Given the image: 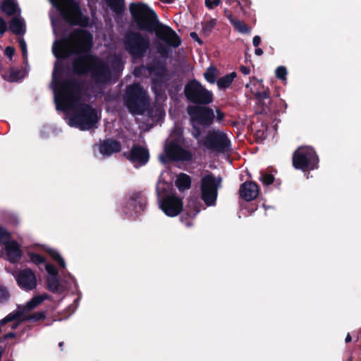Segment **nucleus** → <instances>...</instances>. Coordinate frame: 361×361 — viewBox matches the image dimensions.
Here are the masks:
<instances>
[{"mask_svg": "<svg viewBox=\"0 0 361 361\" xmlns=\"http://www.w3.org/2000/svg\"><path fill=\"white\" fill-rule=\"evenodd\" d=\"M19 47L21 49L23 56L24 58L27 57V44L23 38H20L18 39Z\"/></svg>", "mask_w": 361, "mask_h": 361, "instance_id": "3c124183", "label": "nucleus"}, {"mask_svg": "<svg viewBox=\"0 0 361 361\" xmlns=\"http://www.w3.org/2000/svg\"><path fill=\"white\" fill-rule=\"evenodd\" d=\"M49 295L47 293L35 295L29 300L25 306L20 310L23 314L25 312H30L42 303L45 300L48 299Z\"/></svg>", "mask_w": 361, "mask_h": 361, "instance_id": "a878e982", "label": "nucleus"}, {"mask_svg": "<svg viewBox=\"0 0 361 361\" xmlns=\"http://www.w3.org/2000/svg\"><path fill=\"white\" fill-rule=\"evenodd\" d=\"M9 30L16 35H23L25 30L23 20L19 18H13L9 23Z\"/></svg>", "mask_w": 361, "mask_h": 361, "instance_id": "cd10ccee", "label": "nucleus"}, {"mask_svg": "<svg viewBox=\"0 0 361 361\" xmlns=\"http://www.w3.org/2000/svg\"><path fill=\"white\" fill-rule=\"evenodd\" d=\"M166 78H152L151 87L156 97L161 96L164 92V79Z\"/></svg>", "mask_w": 361, "mask_h": 361, "instance_id": "7c9ffc66", "label": "nucleus"}, {"mask_svg": "<svg viewBox=\"0 0 361 361\" xmlns=\"http://www.w3.org/2000/svg\"><path fill=\"white\" fill-rule=\"evenodd\" d=\"M63 65L56 62L52 73V83L58 110L73 109L81 101L83 84L75 78H61Z\"/></svg>", "mask_w": 361, "mask_h": 361, "instance_id": "7ed1b4c3", "label": "nucleus"}, {"mask_svg": "<svg viewBox=\"0 0 361 361\" xmlns=\"http://www.w3.org/2000/svg\"><path fill=\"white\" fill-rule=\"evenodd\" d=\"M159 1L164 4H169L174 2V0H159Z\"/></svg>", "mask_w": 361, "mask_h": 361, "instance_id": "774afa93", "label": "nucleus"}, {"mask_svg": "<svg viewBox=\"0 0 361 361\" xmlns=\"http://www.w3.org/2000/svg\"><path fill=\"white\" fill-rule=\"evenodd\" d=\"M192 127V135L195 139H198L202 133L200 127L197 125V122H192L190 121Z\"/></svg>", "mask_w": 361, "mask_h": 361, "instance_id": "8fccbe9b", "label": "nucleus"}, {"mask_svg": "<svg viewBox=\"0 0 361 361\" xmlns=\"http://www.w3.org/2000/svg\"><path fill=\"white\" fill-rule=\"evenodd\" d=\"M187 112L190 117V121L197 122L204 127L211 126L215 118L213 109L206 105L188 106Z\"/></svg>", "mask_w": 361, "mask_h": 361, "instance_id": "f8f14e48", "label": "nucleus"}, {"mask_svg": "<svg viewBox=\"0 0 361 361\" xmlns=\"http://www.w3.org/2000/svg\"><path fill=\"white\" fill-rule=\"evenodd\" d=\"M203 145L208 149L219 153L230 150L231 141L227 135L220 130H209L202 140Z\"/></svg>", "mask_w": 361, "mask_h": 361, "instance_id": "9b49d317", "label": "nucleus"}, {"mask_svg": "<svg viewBox=\"0 0 361 361\" xmlns=\"http://www.w3.org/2000/svg\"><path fill=\"white\" fill-rule=\"evenodd\" d=\"M292 161L295 169L305 172L318 167L319 158L313 148L300 147L293 152Z\"/></svg>", "mask_w": 361, "mask_h": 361, "instance_id": "1a4fd4ad", "label": "nucleus"}, {"mask_svg": "<svg viewBox=\"0 0 361 361\" xmlns=\"http://www.w3.org/2000/svg\"><path fill=\"white\" fill-rule=\"evenodd\" d=\"M216 25V20L212 18L202 23V32L204 35H209Z\"/></svg>", "mask_w": 361, "mask_h": 361, "instance_id": "a19ab883", "label": "nucleus"}, {"mask_svg": "<svg viewBox=\"0 0 361 361\" xmlns=\"http://www.w3.org/2000/svg\"><path fill=\"white\" fill-rule=\"evenodd\" d=\"M217 68L215 66H209L204 73V79L209 83L214 84L216 80Z\"/></svg>", "mask_w": 361, "mask_h": 361, "instance_id": "c9c22d12", "label": "nucleus"}, {"mask_svg": "<svg viewBox=\"0 0 361 361\" xmlns=\"http://www.w3.org/2000/svg\"><path fill=\"white\" fill-rule=\"evenodd\" d=\"M276 77L281 80H286L287 69L284 66H279L275 71Z\"/></svg>", "mask_w": 361, "mask_h": 361, "instance_id": "de8ad7c7", "label": "nucleus"}, {"mask_svg": "<svg viewBox=\"0 0 361 361\" xmlns=\"http://www.w3.org/2000/svg\"><path fill=\"white\" fill-rule=\"evenodd\" d=\"M15 54V49L13 47H7L5 49V54L9 58L12 59L13 56Z\"/></svg>", "mask_w": 361, "mask_h": 361, "instance_id": "6e6d98bb", "label": "nucleus"}, {"mask_svg": "<svg viewBox=\"0 0 361 361\" xmlns=\"http://www.w3.org/2000/svg\"><path fill=\"white\" fill-rule=\"evenodd\" d=\"M10 297L8 289L4 286H0V303L6 302Z\"/></svg>", "mask_w": 361, "mask_h": 361, "instance_id": "09e8293b", "label": "nucleus"}, {"mask_svg": "<svg viewBox=\"0 0 361 361\" xmlns=\"http://www.w3.org/2000/svg\"><path fill=\"white\" fill-rule=\"evenodd\" d=\"M15 278L18 286L23 290H32L37 286L36 275L31 269L20 270Z\"/></svg>", "mask_w": 361, "mask_h": 361, "instance_id": "2eb2a0df", "label": "nucleus"}, {"mask_svg": "<svg viewBox=\"0 0 361 361\" xmlns=\"http://www.w3.org/2000/svg\"><path fill=\"white\" fill-rule=\"evenodd\" d=\"M351 340H352L351 336H350V334L348 333V334H347L346 337H345V341L346 343H349V342H350V341H351Z\"/></svg>", "mask_w": 361, "mask_h": 361, "instance_id": "338daca9", "label": "nucleus"}, {"mask_svg": "<svg viewBox=\"0 0 361 361\" xmlns=\"http://www.w3.org/2000/svg\"><path fill=\"white\" fill-rule=\"evenodd\" d=\"M283 106L286 108V104L283 99H279L277 101H274L271 99H269V102L262 103L259 114L273 116L282 111Z\"/></svg>", "mask_w": 361, "mask_h": 361, "instance_id": "aec40b11", "label": "nucleus"}, {"mask_svg": "<svg viewBox=\"0 0 361 361\" xmlns=\"http://www.w3.org/2000/svg\"><path fill=\"white\" fill-rule=\"evenodd\" d=\"M99 152L104 156H111L114 153L121 150V144L119 141L109 138L101 142L99 146Z\"/></svg>", "mask_w": 361, "mask_h": 361, "instance_id": "412c9836", "label": "nucleus"}, {"mask_svg": "<svg viewBox=\"0 0 361 361\" xmlns=\"http://www.w3.org/2000/svg\"><path fill=\"white\" fill-rule=\"evenodd\" d=\"M129 11L138 30L154 32L157 37L166 44L159 42L156 47L162 58L166 59L171 54L170 47L177 48L181 44L178 35L171 27L160 23L156 12L147 4L142 2L132 3Z\"/></svg>", "mask_w": 361, "mask_h": 361, "instance_id": "f03ea898", "label": "nucleus"}, {"mask_svg": "<svg viewBox=\"0 0 361 361\" xmlns=\"http://www.w3.org/2000/svg\"><path fill=\"white\" fill-rule=\"evenodd\" d=\"M263 50L261 49V48H257L255 51V54L257 55V56H261L263 54Z\"/></svg>", "mask_w": 361, "mask_h": 361, "instance_id": "0e129e2a", "label": "nucleus"}, {"mask_svg": "<svg viewBox=\"0 0 361 361\" xmlns=\"http://www.w3.org/2000/svg\"><path fill=\"white\" fill-rule=\"evenodd\" d=\"M221 183V178H216L214 174L209 173L201 179V199L207 207L216 205L218 189Z\"/></svg>", "mask_w": 361, "mask_h": 361, "instance_id": "9d476101", "label": "nucleus"}, {"mask_svg": "<svg viewBox=\"0 0 361 361\" xmlns=\"http://www.w3.org/2000/svg\"><path fill=\"white\" fill-rule=\"evenodd\" d=\"M5 251L8 260L11 263L18 262L23 255L20 245L16 240H11L6 243L5 245Z\"/></svg>", "mask_w": 361, "mask_h": 361, "instance_id": "5701e85b", "label": "nucleus"}, {"mask_svg": "<svg viewBox=\"0 0 361 361\" xmlns=\"http://www.w3.org/2000/svg\"><path fill=\"white\" fill-rule=\"evenodd\" d=\"M184 94L186 99L196 106L208 105L214 100L213 93L195 79L185 85Z\"/></svg>", "mask_w": 361, "mask_h": 361, "instance_id": "6e6552de", "label": "nucleus"}, {"mask_svg": "<svg viewBox=\"0 0 361 361\" xmlns=\"http://www.w3.org/2000/svg\"><path fill=\"white\" fill-rule=\"evenodd\" d=\"M183 133V128L181 126H176L171 131L172 139L169 143L185 145V138Z\"/></svg>", "mask_w": 361, "mask_h": 361, "instance_id": "c756f323", "label": "nucleus"}, {"mask_svg": "<svg viewBox=\"0 0 361 361\" xmlns=\"http://www.w3.org/2000/svg\"><path fill=\"white\" fill-rule=\"evenodd\" d=\"M220 2V0H205V6L209 9H213L217 6Z\"/></svg>", "mask_w": 361, "mask_h": 361, "instance_id": "603ef678", "label": "nucleus"}, {"mask_svg": "<svg viewBox=\"0 0 361 361\" xmlns=\"http://www.w3.org/2000/svg\"><path fill=\"white\" fill-rule=\"evenodd\" d=\"M240 71L243 75H248L250 73V68L245 66H241L240 67Z\"/></svg>", "mask_w": 361, "mask_h": 361, "instance_id": "052dcab7", "label": "nucleus"}, {"mask_svg": "<svg viewBox=\"0 0 361 361\" xmlns=\"http://www.w3.org/2000/svg\"><path fill=\"white\" fill-rule=\"evenodd\" d=\"M261 43V37L259 35H256L252 39L253 46L257 47Z\"/></svg>", "mask_w": 361, "mask_h": 361, "instance_id": "bf43d9fd", "label": "nucleus"}, {"mask_svg": "<svg viewBox=\"0 0 361 361\" xmlns=\"http://www.w3.org/2000/svg\"><path fill=\"white\" fill-rule=\"evenodd\" d=\"M176 185L180 191L189 189L191 186L190 176L183 173H180L176 180Z\"/></svg>", "mask_w": 361, "mask_h": 361, "instance_id": "473e14b6", "label": "nucleus"}, {"mask_svg": "<svg viewBox=\"0 0 361 361\" xmlns=\"http://www.w3.org/2000/svg\"><path fill=\"white\" fill-rule=\"evenodd\" d=\"M233 26L242 34H247L251 31V28L246 23L238 19L236 21L233 22Z\"/></svg>", "mask_w": 361, "mask_h": 361, "instance_id": "ea45409f", "label": "nucleus"}, {"mask_svg": "<svg viewBox=\"0 0 361 361\" xmlns=\"http://www.w3.org/2000/svg\"><path fill=\"white\" fill-rule=\"evenodd\" d=\"M47 288L53 293H56L59 290L61 286L59 276L47 277L46 279Z\"/></svg>", "mask_w": 361, "mask_h": 361, "instance_id": "72a5a7b5", "label": "nucleus"}, {"mask_svg": "<svg viewBox=\"0 0 361 361\" xmlns=\"http://www.w3.org/2000/svg\"><path fill=\"white\" fill-rule=\"evenodd\" d=\"M7 24L3 17L0 16V35L2 36L7 31Z\"/></svg>", "mask_w": 361, "mask_h": 361, "instance_id": "864d4df0", "label": "nucleus"}, {"mask_svg": "<svg viewBox=\"0 0 361 361\" xmlns=\"http://www.w3.org/2000/svg\"><path fill=\"white\" fill-rule=\"evenodd\" d=\"M20 320H16L11 324V329H15L18 327Z\"/></svg>", "mask_w": 361, "mask_h": 361, "instance_id": "69168bd1", "label": "nucleus"}, {"mask_svg": "<svg viewBox=\"0 0 361 361\" xmlns=\"http://www.w3.org/2000/svg\"><path fill=\"white\" fill-rule=\"evenodd\" d=\"M259 193V187L254 181H245L239 188L240 197L247 202L256 199Z\"/></svg>", "mask_w": 361, "mask_h": 361, "instance_id": "6ab92c4d", "label": "nucleus"}, {"mask_svg": "<svg viewBox=\"0 0 361 361\" xmlns=\"http://www.w3.org/2000/svg\"><path fill=\"white\" fill-rule=\"evenodd\" d=\"M1 10L3 13L11 16L15 15L19 8L14 0H4L1 5Z\"/></svg>", "mask_w": 361, "mask_h": 361, "instance_id": "c85d7f7f", "label": "nucleus"}, {"mask_svg": "<svg viewBox=\"0 0 361 361\" xmlns=\"http://www.w3.org/2000/svg\"><path fill=\"white\" fill-rule=\"evenodd\" d=\"M80 102V101L75 107L70 109L74 111L69 118V125L81 130H88L96 127L99 119L97 110L89 104Z\"/></svg>", "mask_w": 361, "mask_h": 361, "instance_id": "423d86ee", "label": "nucleus"}, {"mask_svg": "<svg viewBox=\"0 0 361 361\" xmlns=\"http://www.w3.org/2000/svg\"><path fill=\"white\" fill-rule=\"evenodd\" d=\"M216 112L217 121H219V122L221 121L225 117L224 113L223 111H221L220 109H216Z\"/></svg>", "mask_w": 361, "mask_h": 361, "instance_id": "13d9d810", "label": "nucleus"}, {"mask_svg": "<svg viewBox=\"0 0 361 361\" xmlns=\"http://www.w3.org/2000/svg\"><path fill=\"white\" fill-rule=\"evenodd\" d=\"M11 233L4 227L0 226V243L4 245L11 240Z\"/></svg>", "mask_w": 361, "mask_h": 361, "instance_id": "a18cd8bd", "label": "nucleus"}, {"mask_svg": "<svg viewBox=\"0 0 361 361\" xmlns=\"http://www.w3.org/2000/svg\"><path fill=\"white\" fill-rule=\"evenodd\" d=\"M147 198L141 192H134L129 198L125 207V212L140 214L145 209Z\"/></svg>", "mask_w": 361, "mask_h": 361, "instance_id": "a211bd4d", "label": "nucleus"}, {"mask_svg": "<svg viewBox=\"0 0 361 361\" xmlns=\"http://www.w3.org/2000/svg\"><path fill=\"white\" fill-rule=\"evenodd\" d=\"M108 6L116 13H121L124 10V0H106Z\"/></svg>", "mask_w": 361, "mask_h": 361, "instance_id": "e433bc0d", "label": "nucleus"}, {"mask_svg": "<svg viewBox=\"0 0 361 361\" xmlns=\"http://www.w3.org/2000/svg\"><path fill=\"white\" fill-rule=\"evenodd\" d=\"M123 156L133 164L138 163L141 166L145 165L149 159L148 149L137 145H133L130 151L125 152Z\"/></svg>", "mask_w": 361, "mask_h": 361, "instance_id": "f3484780", "label": "nucleus"}, {"mask_svg": "<svg viewBox=\"0 0 361 361\" xmlns=\"http://www.w3.org/2000/svg\"><path fill=\"white\" fill-rule=\"evenodd\" d=\"M49 295L47 293L35 295L29 300L25 306L20 310L23 314L25 312H30L42 303L45 300L48 299Z\"/></svg>", "mask_w": 361, "mask_h": 361, "instance_id": "393cba45", "label": "nucleus"}, {"mask_svg": "<svg viewBox=\"0 0 361 361\" xmlns=\"http://www.w3.org/2000/svg\"><path fill=\"white\" fill-rule=\"evenodd\" d=\"M123 102L129 112L133 115H142L149 106L147 92L138 82L126 87Z\"/></svg>", "mask_w": 361, "mask_h": 361, "instance_id": "20e7f679", "label": "nucleus"}, {"mask_svg": "<svg viewBox=\"0 0 361 361\" xmlns=\"http://www.w3.org/2000/svg\"><path fill=\"white\" fill-rule=\"evenodd\" d=\"M190 37L195 42H197L200 45L203 44V41L199 37L198 35L195 32H191L190 33Z\"/></svg>", "mask_w": 361, "mask_h": 361, "instance_id": "5fc2aeb1", "label": "nucleus"}, {"mask_svg": "<svg viewBox=\"0 0 361 361\" xmlns=\"http://www.w3.org/2000/svg\"><path fill=\"white\" fill-rule=\"evenodd\" d=\"M255 98L257 100V104L260 106V108L262 107L263 102H269V99H271L270 97V92L268 89L262 91V92H257L255 94Z\"/></svg>", "mask_w": 361, "mask_h": 361, "instance_id": "58836bf2", "label": "nucleus"}, {"mask_svg": "<svg viewBox=\"0 0 361 361\" xmlns=\"http://www.w3.org/2000/svg\"><path fill=\"white\" fill-rule=\"evenodd\" d=\"M49 295L47 293L35 295L29 300L25 306L20 310L23 314L25 312H30L42 303L45 300L48 299Z\"/></svg>", "mask_w": 361, "mask_h": 361, "instance_id": "bb28decb", "label": "nucleus"}, {"mask_svg": "<svg viewBox=\"0 0 361 361\" xmlns=\"http://www.w3.org/2000/svg\"><path fill=\"white\" fill-rule=\"evenodd\" d=\"M175 143H168L165 146V154L167 158L171 161H190L192 159L193 154L183 146Z\"/></svg>", "mask_w": 361, "mask_h": 361, "instance_id": "4468645a", "label": "nucleus"}, {"mask_svg": "<svg viewBox=\"0 0 361 361\" xmlns=\"http://www.w3.org/2000/svg\"><path fill=\"white\" fill-rule=\"evenodd\" d=\"M22 316L23 312L20 310L12 312L9 313L7 316H6L4 319L0 320V326H4L8 322H15L16 320H20Z\"/></svg>", "mask_w": 361, "mask_h": 361, "instance_id": "f704fd0d", "label": "nucleus"}, {"mask_svg": "<svg viewBox=\"0 0 361 361\" xmlns=\"http://www.w3.org/2000/svg\"><path fill=\"white\" fill-rule=\"evenodd\" d=\"M16 336V334L14 332H9L6 334L4 336V340L8 339V338H14Z\"/></svg>", "mask_w": 361, "mask_h": 361, "instance_id": "e2e57ef3", "label": "nucleus"}, {"mask_svg": "<svg viewBox=\"0 0 361 361\" xmlns=\"http://www.w3.org/2000/svg\"><path fill=\"white\" fill-rule=\"evenodd\" d=\"M67 41V39H63L53 44L52 52L57 59H66L70 56L71 52L66 45Z\"/></svg>", "mask_w": 361, "mask_h": 361, "instance_id": "b1692460", "label": "nucleus"}, {"mask_svg": "<svg viewBox=\"0 0 361 361\" xmlns=\"http://www.w3.org/2000/svg\"><path fill=\"white\" fill-rule=\"evenodd\" d=\"M150 42L148 37L139 32H129L124 37V47L133 59H142L148 49Z\"/></svg>", "mask_w": 361, "mask_h": 361, "instance_id": "0eeeda50", "label": "nucleus"}, {"mask_svg": "<svg viewBox=\"0 0 361 361\" xmlns=\"http://www.w3.org/2000/svg\"><path fill=\"white\" fill-rule=\"evenodd\" d=\"M259 179L263 185H269L274 183L275 178L274 175L261 171Z\"/></svg>", "mask_w": 361, "mask_h": 361, "instance_id": "c03bdc74", "label": "nucleus"}, {"mask_svg": "<svg viewBox=\"0 0 361 361\" xmlns=\"http://www.w3.org/2000/svg\"><path fill=\"white\" fill-rule=\"evenodd\" d=\"M52 4L60 11L66 23L73 26L87 27L90 18L83 15L79 4L75 0H50Z\"/></svg>", "mask_w": 361, "mask_h": 361, "instance_id": "39448f33", "label": "nucleus"}, {"mask_svg": "<svg viewBox=\"0 0 361 361\" xmlns=\"http://www.w3.org/2000/svg\"><path fill=\"white\" fill-rule=\"evenodd\" d=\"M71 39L77 41L79 54L72 62L74 73L84 75L90 73L91 79L97 85H105L111 80L113 71L119 73L123 68L121 59L115 57L111 67L102 59L90 54L93 46L92 34L85 29H75L70 35Z\"/></svg>", "mask_w": 361, "mask_h": 361, "instance_id": "f257e3e1", "label": "nucleus"}, {"mask_svg": "<svg viewBox=\"0 0 361 361\" xmlns=\"http://www.w3.org/2000/svg\"><path fill=\"white\" fill-rule=\"evenodd\" d=\"M145 68L154 78H166L169 73L166 63L159 59L154 60L152 63L147 64Z\"/></svg>", "mask_w": 361, "mask_h": 361, "instance_id": "4be33fe9", "label": "nucleus"}, {"mask_svg": "<svg viewBox=\"0 0 361 361\" xmlns=\"http://www.w3.org/2000/svg\"><path fill=\"white\" fill-rule=\"evenodd\" d=\"M236 73L232 72L219 78L216 81L218 87L220 90H225L228 88L231 85L233 80L236 78Z\"/></svg>", "mask_w": 361, "mask_h": 361, "instance_id": "2f4dec72", "label": "nucleus"}, {"mask_svg": "<svg viewBox=\"0 0 361 361\" xmlns=\"http://www.w3.org/2000/svg\"><path fill=\"white\" fill-rule=\"evenodd\" d=\"M18 75H19L18 71H12L10 73V77L11 78L13 81H16L18 79Z\"/></svg>", "mask_w": 361, "mask_h": 361, "instance_id": "680f3d73", "label": "nucleus"}, {"mask_svg": "<svg viewBox=\"0 0 361 361\" xmlns=\"http://www.w3.org/2000/svg\"><path fill=\"white\" fill-rule=\"evenodd\" d=\"M46 317V314L44 312H37L28 315H25L24 317V320L26 321H32V322H38L42 319H44Z\"/></svg>", "mask_w": 361, "mask_h": 361, "instance_id": "37998d69", "label": "nucleus"}, {"mask_svg": "<svg viewBox=\"0 0 361 361\" xmlns=\"http://www.w3.org/2000/svg\"><path fill=\"white\" fill-rule=\"evenodd\" d=\"M225 16L229 20L230 23L233 25V22L236 21L238 19L233 18L232 12L230 11H225L224 12Z\"/></svg>", "mask_w": 361, "mask_h": 361, "instance_id": "4d7b16f0", "label": "nucleus"}, {"mask_svg": "<svg viewBox=\"0 0 361 361\" xmlns=\"http://www.w3.org/2000/svg\"><path fill=\"white\" fill-rule=\"evenodd\" d=\"M202 204L197 199H191L188 201L183 214L180 217V221L187 227L192 226V220L201 211Z\"/></svg>", "mask_w": 361, "mask_h": 361, "instance_id": "dca6fc26", "label": "nucleus"}, {"mask_svg": "<svg viewBox=\"0 0 361 361\" xmlns=\"http://www.w3.org/2000/svg\"><path fill=\"white\" fill-rule=\"evenodd\" d=\"M160 208L169 217H175L183 211L182 198L175 194L166 195L159 202Z\"/></svg>", "mask_w": 361, "mask_h": 361, "instance_id": "ddd939ff", "label": "nucleus"}, {"mask_svg": "<svg viewBox=\"0 0 361 361\" xmlns=\"http://www.w3.org/2000/svg\"><path fill=\"white\" fill-rule=\"evenodd\" d=\"M47 252L55 262L58 263L61 268L66 267V262L57 250L49 248L47 250Z\"/></svg>", "mask_w": 361, "mask_h": 361, "instance_id": "4c0bfd02", "label": "nucleus"}, {"mask_svg": "<svg viewBox=\"0 0 361 361\" xmlns=\"http://www.w3.org/2000/svg\"><path fill=\"white\" fill-rule=\"evenodd\" d=\"M28 255L30 257V261L37 266L41 264L44 265L47 263L45 258L38 253L30 252L28 253Z\"/></svg>", "mask_w": 361, "mask_h": 361, "instance_id": "79ce46f5", "label": "nucleus"}, {"mask_svg": "<svg viewBox=\"0 0 361 361\" xmlns=\"http://www.w3.org/2000/svg\"><path fill=\"white\" fill-rule=\"evenodd\" d=\"M44 268L47 272L49 274L48 277H55L59 276V271L57 268L51 264L46 263L44 264Z\"/></svg>", "mask_w": 361, "mask_h": 361, "instance_id": "49530a36", "label": "nucleus"}]
</instances>
